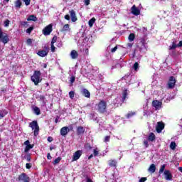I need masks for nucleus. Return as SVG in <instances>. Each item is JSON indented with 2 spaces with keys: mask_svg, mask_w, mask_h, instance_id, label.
Wrapping results in <instances>:
<instances>
[{
  "mask_svg": "<svg viewBox=\"0 0 182 182\" xmlns=\"http://www.w3.org/2000/svg\"><path fill=\"white\" fill-rule=\"evenodd\" d=\"M177 47H178V45L176 43V42L173 41L172 43V46H169V50H173L176 49V48H177Z\"/></svg>",
  "mask_w": 182,
  "mask_h": 182,
  "instance_id": "72a5a7b5",
  "label": "nucleus"
},
{
  "mask_svg": "<svg viewBox=\"0 0 182 182\" xmlns=\"http://www.w3.org/2000/svg\"><path fill=\"white\" fill-rule=\"evenodd\" d=\"M23 1L24 2L26 6H28V5H31V0H23Z\"/></svg>",
  "mask_w": 182,
  "mask_h": 182,
  "instance_id": "09e8293b",
  "label": "nucleus"
},
{
  "mask_svg": "<svg viewBox=\"0 0 182 182\" xmlns=\"http://www.w3.org/2000/svg\"><path fill=\"white\" fill-rule=\"evenodd\" d=\"M26 168H27L28 170H29L30 168H32V164L27 163L26 164Z\"/></svg>",
  "mask_w": 182,
  "mask_h": 182,
  "instance_id": "603ef678",
  "label": "nucleus"
},
{
  "mask_svg": "<svg viewBox=\"0 0 182 182\" xmlns=\"http://www.w3.org/2000/svg\"><path fill=\"white\" fill-rule=\"evenodd\" d=\"M133 116H136V112H129L127 115V119H131V117H133Z\"/></svg>",
  "mask_w": 182,
  "mask_h": 182,
  "instance_id": "bb28decb",
  "label": "nucleus"
},
{
  "mask_svg": "<svg viewBox=\"0 0 182 182\" xmlns=\"http://www.w3.org/2000/svg\"><path fill=\"white\" fill-rule=\"evenodd\" d=\"M16 181H22V182H29L31 181V178L26 173H22L18 176L16 179Z\"/></svg>",
  "mask_w": 182,
  "mask_h": 182,
  "instance_id": "39448f33",
  "label": "nucleus"
},
{
  "mask_svg": "<svg viewBox=\"0 0 182 182\" xmlns=\"http://www.w3.org/2000/svg\"><path fill=\"white\" fill-rule=\"evenodd\" d=\"M30 141H29V140H26L25 142H24V145L25 146H29L30 145Z\"/></svg>",
  "mask_w": 182,
  "mask_h": 182,
  "instance_id": "69168bd1",
  "label": "nucleus"
},
{
  "mask_svg": "<svg viewBox=\"0 0 182 182\" xmlns=\"http://www.w3.org/2000/svg\"><path fill=\"white\" fill-rule=\"evenodd\" d=\"M56 41H58V36H54L51 41V44L55 45V43H56Z\"/></svg>",
  "mask_w": 182,
  "mask_h": 182,
  "instance_id": "a19ab883",
  "label": "nucleus"
},
{
  "mask_svg": "<svg viewBox=\"0 0 182 182\" xmlns=\"http://www.w3.org/2000/svg\"><path fill=\"white\" fill-rule=\"evenodd\" d=\"M140 44L142 48H146V39L144 38L141 39Z\"/></svg>",
  "mask_w": 182,
  "mask_h": 182,
  "instance_id": "c9c22d12",
  "label": "nucleus"
},
{
  "mask_svg": "<svg viewBox=\"0 0 182 182\" xmlns=\"http://www.w3.org/2000/svg\"><path fill=\"white\" fill-rule=\"evenodd\" d=\"M97 110L101 114H105V113H107V104L106 103V101L101 100L97 105Z\"/></svg>",
  "mask_w": 182,
  "mask_h": 182,
  "instance_id": "7ed1b4c3",
  "label": "nucleus"
},
{
  "mask_svg": "<svg viewBox=\"0 0 182 182\" xmlns=\"http://www.w3.org/2000/svg\"><path fill=\"white\" fill-rule=\"evenodd\" d=\"M96 22V18H92L91 19H90V21H88V25L90 26V28H92V26H93V24Z\"/></svg>",
  "mask_w": 182,
  "mask_h": 182,
  "instance_id": "a878e982",
  "label": "nucleus"
},
{
  "mask_svg": "<svg viewBox=\"0 0 182 182\" xmlns=\"http://www.w3.org/2000/svg\"><path fill=\"white\" fill-rule=\"evenodd\" d=\"M47 159L48 160H52V156H50V153L47 154Z\"/></svg>",
  "mask_w": 182,
  "mask_h": 182,
  "instance_id": "0e129e2a",
  "label": "nucleus"
},
{
  "mask_svg": "<svg viewBox=\"0 0 182 182\" xmlns=\"http://www.w3.org/2000/svg\"><path fill=\"white\" fill-rule=\"evenodd\" d=\"M8 114V111L6 109H3L0 111V119H3V117H5Z\"/></svg>",
  "mask_w": 182,
  "mask_h": 182,
  "instance_id": "b1692460",
  "label": "nucleus"
},
{
  "mask_svg": "<svg viewBox=\"0 0 182 182\" xmlns=\"http://www.w3.org/2000/svg\"><path fill=\"white\" fill-rule=\"evenodd\" d=\"M60 133L61 136H67L68 133H69V127H63L60 129Z\"/></svg>",
  "mask_w": 182,
  "mask_h": 182,
  "instance_id": "ddd939ff",
  "label": "nucleus"
},
{
  "mask_svg": "<svg viewBox=\"0 0 182 182\" xmlns=\"http://www.w3.org/2000/svg\"><path fill=\"white\" fill-rule=\"evenodd\" d=\"M68 130L69 132H73V124L69 125Z\"/></svg>",
  "mask_w": 182,
  "mask_h": 182,
  "instance_id": "e2e57ef3",
  "label": "nucleus"
},
{
  "mask_svg": "<svg viewBox=\"0 0 182 182\" xmlns=\"http://www.w3.org/2000/svg\"><path fill=\"white\" fill-rule=\"evenodd\" d=\"M20 25L25 27L26 25H28V21H20Z\"/></svg>",
  "mask_w": 182,
  "mask_h": 182,
  "instance_id": "864d4df0",
  "label": "nucleus"
},
{
  "mask_svg": "<svg viewBox=\"0 0 182 182\" xmlns=\"http://www.w3.org/2000/svg\"><path fill=\"white\" fill-rule=\"evenodd\" d=\"M75 80H76V77L75 75H73L70 78V82L71 85H73L75 83Z\"/></svg>",
  "mask_w": 182,
  "mask_h": 182,
  "instance_id": "58836bf2",
  "label": "nucleus"
},
{
  "mask_svg": "<svg viewBox=\"0 0 182 182\" xmlns=\"http://www.w3.org/2000/svg\"><path fill=\"white\" fill-rule=\"evenodd\" d=\"M65 19H66V21H70V16H69V14H66L64 16Z\"/></svg>",
  "mask_w": 182,
  "mask_h": 182,
  "instance_id": "bf43d9fd",
  "label": "nucleus"
},
{
  "mask_svg": "<svg viewBox=\"0 0 182 182\" xmlns=\"http://www.w3.org/2000/svg\"><path fill=\"white\" fill-rule=\"evenodd\" d=\"M108 141H110V136H106L104 139L105 143H108Z\"/></svg>",
  "mask_w": 182,
  "mask_h": 182,
  "instance_id": "49530a36",
  "label": "nucleus"
},
{
  "mask_svg": "<svg viewBox=\"0 0 182 182\" xmlns=\"http://www.w3.org/2000/svg\"><path fill=\"white\" fill-rule=\"evenodd\" d=\"M134 70L137 71L139 70V63L136 62L134 64Z\"/></svg>",
  "mask_w": 182,
  "mask_h": 182,
  "instance_id": "c03bdc74",
  "label": "nucleus"
},
{
  "mask_svg": "<svg viewBox=\"0 0 182 182\" xmlns=\"http://www.w3.org/2000/svg\"><path fill=\"white\" fill-rule=\"evenodd\" d=\"M164 174L165 176L166 180H167L168 181H171V180H173V175L171 174V172H170V171L165 170Z\"/></svg>",
  "mask_w": 182,
  "mask_h": 182,
  "instance_id": "9d476101",
  "label": "nucleus"
},
{
  "mask_svg": "<svg viewBox=\"0 0 182 182\" xmlns=\"http://www.w3.org/2000/svg\"><path fill=\"white\" fill-rule=\"evenodd\" d=\"M47 140L49 143H52V141H53V138L52 136H48Z\"/></svg>",
  "mask_w": 182,
  "mask_h": 182,
  "instance_id": "680f3d73",
  "label": "nucleus"
},
{
  "mask_svg": "<svg viewBox=\"0 0 182 182\" xmlns=\"http://www.w3.org/2000/svg\"><path fill=\"white\" fill-rule=\"evenodd\" d=\"M70 16H71V21L72 22H76L77 21V17L76 16V12H75V10H71L69 11Z\"/></svg>",
  "mask_w": 182,
  "mask_h": 182,
  "instance_id": "2eb2a0df",
  "label": "nucleus"
},
{
  "mask_svg": "<svg viewBox=\"0 0 182 182\" xmlns=\"http://www.w3.org/2000/svg\"><path fill=\"white\" fill-rule=\"evenodd\" d=\"M82 150H78L73 154V161H76L80 159L82 154Z\"/></svg>",
  "mask_w": 182,
  "mask_h": 182,
  "instance_id": "6e6552de",
  "label": "nucleus"
},
{
  "mask_svg": "<svg viewBox=\"0 0 182 182\" xmlns=\"http://www.w3.org/2000/svg\"><path fill=\"white\" fill-rule=\"evenodd\" d=\"M33 147H35V144L27 145L24 149V153H28Z\"/></svg>",
  "mask_w": 182,
  "mask_h": 182,
  "instance_id": "393cba45",
  "label": "nucleus"
},
{
  "mask_svg": "<svg viewBox=\"0 0 182 182\" xmlns=\"http://www.w3.org/2000/svg\"><path fill=\"white\" fill-rule=\"evenodd\" d=\"M69 96H70V99H73V97H75V92L74 91H70L69 92Z\"/></svg>",
  "mask_w": 182,
  "mask_h": 182,
  "instance_id": "a18cd8bd",
  "label": "nucleus"
},
{
  "mask_svg": "<svg viewBox=\"0 0 182 182\" xmlns=\"http://www.w3.org/2000/svg\"><path fill=\"white\" fill-rule=\"evenodd\" d=\"M70 56L73 59H77L79 54L77 53V51L73 50L70 53Z\"/></svg>",
  "mask_w": 182,
  "mask_h": 182,
  "instance_id": "6ab92c4d",
  "label": "nucleus"
},
{
  "mask_svg": "<svg viewBox=\"0 0 182 182\" xmlns=\"http://www.w3.org/2000/svg\"><path fill=\"white\" fill-rule=\"evenodd\" d=\"M34 28L33 26H31L28 28L26 29V33L31 34L32 33V31H33Z\"/></svg>",
  "mask_w": 182,
  "mask_h": 182,
  "instance_id": "ea45409f",
  "label": "nucleus"
},
{
  "mask_svg": "<svg viewBox=\"0 0 182 182\" xmlns=\"http://www.w3.org/2000/svg\"><path fill=\"white\" fill-rule=\"evenodd\" d=\"M167 85L168 89H174V86H176V77L174 76L169 77Z\"/></svg>",
  "mask_w": 182,
  "mask_h": 182,
  "instance_id": "0eeeda50",
  "label": "nucleus"
},
{
  "mask_svg": "<svg viewBox=\"0 0 182 182\" xmlns=\"http://www.w3.org/2000/svg\"><path fill=\"white\" fill-rule=\"evenodd\" d=\"M93 154H94L95 157H96V156H99V151H97V149H94Z\"/></svg>",
  "mask_w": 182,
  "mask_h": 182,
  "instance_id": "8fccbe9b",
  "label": "nucleus"
},
{
  "mask_svg": "<svg viewBox=\"0 0 182 182\" xmlns=\"http://www.w3.org/2000/svg\"><path fill=\"white\" fill-rule=\"evenodd\" d=\"M60 160H62V157H58L53 161V164H54V166H56V164H59V163H60Z\"/></svg>",
  "mask_w": 182,
  "mask_h": 182,
  "instance_id": "2f4dec72",
  "label": "nucleus"
},
{
  "mask_svg": "<svg viewBox=\"0 0 182 182\" xmlns=\"http://www.w3.org/2000/svg\"><path fill=\"white\" fill-rule=\"evenodd\" d=\"M148 170L149 173H156V165L154 164H151Z\"/></svg>",
  "mask_w": 182,
  "mask_h": 182,
  "instance_id": "412c9836",
  "label": "nucleus"
},
{
  "mask_svg": "<svg viewBox=\"0 0 182 182\" xmlns=\"http://www.w3.org/2000/svg\"><path fill=\"white\" fill-rule=\"evenodd\" d=\"M176 142L174 141H171V144H170V149L171 150H176Z\"/></svg>",
  "mask_w": 182,
  "mask_h": 182,
  "instance_id": "f704fd0d",
  "label": "nucleus"
},
{
  "mask_svg": "<svg viewBox=\"0 0 182 182\" xmlns=\"http://www.w3.org/2000/svg\"><path fill=\"white\" fill-rule=\"evenodd\" d=\"M85 133V127L80 126L77 127V136H80V134H83Z\"/></svg>",
  "mask_w": 182,
  "mask_h": 182,
  "instance_id": "dca6fc26",
  "label": "nucleus"
},
{
  "mask_svg": "<svg viewBox=\"0 0 182 182\" xmlns=\"http://www.w3.org/2000/svg\"><path fill=\"white\" fill-rule=\"evenodd\" d=\"M37 99H39L41 102H45V99H46V97L43 95H40L38 96Z\"/></svg>",
  "mask_w": 182,
  "mask_h": 182,
  "instance_id": "e433bc0d",
  "label": "nucleus"
},
{
  "mask_svg": "<svg viewBox=\"0 0 182 182\" xmlns=\"http://www.w3.org/2000/svg\"><path fill=\"white\" fill-rule=\"evenodd\" d=\"M26 43L28 46H32V39L31 38L27 39Z\"/></svg>",
  "mask_w": 182,
  "mask_h": 182,
  "instance_id": "de8ad7c7",
  "label": "nucleus"
},
{
  "mask_svg": "<svg viewBox=\"0 0 182 182\" xmlns=\"http://www.w3.org/2000/svg\"><path fill=\"white\" fill-rule=\"evenodd\" d=\"M69 31V24H65L61 28L60 32H68Z\"/></svg>",
  "mask_w": 182,
  "mask_h": 182,
  "instance_id": "cd10ccee",
  "label": "nucleus"
},
{
  "mask_svg": "<svg viewBox=\"0 0 182 182\" xmlns=\"http://www.w3.org/2000/svg\"><path fill=\"white\" fill-rule=\"evenodd\" d=\"M56 50V47H55V44H51V52L54 53Z\"/></svg>",
  "mask_w": 182,
  "mask_h": 182,
  "instance_id": "5fc2aeb1",
  "label": "nucleus"
},
{
  "mask_svg": "<svg viewBox=\"0 0 182 182\" xmlns=\"http://www.w3.org/2000/svg\"><path fill=\"white\" fill-rule=\"evenodd\" d=\"M127 99V90H124L122 93V102Z\"/></svg>",
  "mask_w": 182,
  "mask_h": 182,
  "instance_id": "c756f323",
  "label": "nucleus"
},
{
  "mask_svg": "<svg viewBox=\"0 0 182 182\" xmlns=\"http://www.w3.org/2000/svg\"><path fill=\"white\" fill-rule=\"evenodd\" d=\"M28 127H31V130L33 131V136L37 137L39 135V124H38L37 120H33L28 124Z\"/></svg>",
  "mask_w": 182,
  "mask_h": 182,
  "instance_id": "f257e3e1",
  "label": "nucleus"
},
{
  "mask_svg": "<svg viewBox=\"0 0 182 182\" xmlns=\"http://www.w3.org/2000/svg\"><path fill=\"white\" fill-rule=\"evenodd\" d=\"M9 19H6L5 21H4V26L6 28H8V26H9Z\"/></svg>",
  "mask_w": 182,
  "mask_h": 182,
  "instance_id": "3c124183",
  "label": "nucleus"
},
{
  "mask_svg": "<svg viewBox=\"0 0 182 182\" xmlns=\"http://www.w3.org/2000/svg\"><path fill=\"white\" fill-rule=\"evenodd\" d=\"M144 146H145V147H149V141L147 140H144Z\"/></svg>",
  "mask_w": 182,
  "mask_h": 182,
  "instance_id": "4d7b16f0",
  "label": "nucleus"
},
{
  "mask_svg": "<svg viewBox=\"0 0 182 182\" xmlns=\"http://www.w3.org/2000/svg\"><path fill=\"white\" fill-rule=\"evenodd\" d=\"M27 21H31L32 22H36V21H38V18L35 15H30L27 18Z\"/></svg>",
  "mask_w": 182,
  "mask_h": 182,
  "instance_id": "4be33fe9",
  "label": "nucleus"
},
{
  "mask_svg": "<svg viewBox=\"0 0 182 182\" xmlns=\"http://www.w3.org/2000/svg\"><path fill=\"white\" fill-rule=\"evenodd\" d=\"M43 50H44L45 52H46L47 53H49V46H48L47 45H45L43 47Z\"/></svg>",
  "mask_w": 182,
  "mask_h": 182,
  "instance_id": "79ce46f5",
  "label": "nucleus"
},
{
  "mask_svg": "<svg viewBox=\"0 0 182 182\" xmlns=\"http://www.w3.org/2000/svg\"><path fill=\"white\" fill-rule=\"evenodd\" d=\"M24 159H26V160L27 161H31V154H28L24 156Z\"/></svg>",
  "mask_w": 182,
  "mask_h": 182,
  "instance_id": "37998d69",
  "label": "nucleus"
},
{
  "mask_svg": "<svg viewBox=\"0 0 182 182\" xmlns=\"http://www.w3.org/2000/svg\"><path fill=\"white\" fill-rule=\"evenodd\" d=\"M132 14H133V15H135V16H137L140 14V10L139 9H137V7H136V5H134L132 9Z\"/></svg>",
  "mask_w": 182,
  "mask_h": 182,
  "instance_id": "4468645a",
  "label": "nucleus"
},
{
  "mask_svg": "<svg viewBox=\"0 0 182 182\" xmlns=\"http://www.w3.org/2000/svg\"><path fill=\"white\" fill-rule=\"evenodd\" d=\"M135 38H136V36L134 35V33H130L128 37V39L130 42H133V41H134Z\"/></svg>",
  "mask_w": 182,
  "mask_h": 182,
  "instance_id": "473e14b6",
  "label": "nucleus"
},
{
  "mask_svg": "<svg viewBox=\"0 0 182 182\" xmlns=\"http://www.w3.org/2000/svg\"><path fill=\"white\" fill-rule=\"evenodd\" d=\"M48 53L46 51L41 50L38 51L37 55L41 58H45V56H48Z\"/></svg>",
  "mask_w": 182,
  "mask_h": 182,
  "instance_id": "a211bd4d",
  "label": "nucleus"
},
{
  "mask_svg": "<svg viewBox=\"0 0 182 182\" xmlns=\"http://www.w3.org/2000/svg\"><path fill=\"white\" fill-rule=\"evenodd\" d=\"M33 112L36 114V116H39L41 114V109H39L37 106L33 107Z\"/></svg>",
  "mask_w": 182,
  "mask_h": 182,
  "instance_id": "5701e85b",
  "label": "nucleus"
},
{
  "mask_svg": "<svg viewBox=\"0 0 182 182\" xmlns=\"http://www.w3.org/2000/svg\"><path fill=\"white\" fill-rule=\"evenodd\" d=\"M0 42H2L4 45H6L9 42V36L8 33H4L2 28L0 27Z\"/></svg>",
  "mask_w": 182,
  "mask_h": 182,
  "instance_id": "20e7f679",
  "label": "nucleus"
},
{
  "mask_svg": "<svg viewBox=\"0 0 182 182\" xmlns=\"http://www.w3.org/2000/svg\"><path fill=\"white\" fill-rule=\"evenodd\" d=\"M82 95L83 96H85V97H90V92H89V90H87V89L86 88H84L82 90Z\"/></svg>",
  "mask_w": 182,
  "mask_h": 182,
  "instance_id": "f3484780",
  "label": "nucleus"
},
{
  "mask_svg": "<svg viewBox=\"0 0 182 182\" xmlns=\"http://www.w3.org/2000/svg\"><path fill=\"white\" fill-rule=\"evenodd\" d=\"M42 73L39 70H35L33 75L31 76V81L33 82L35 86H38L42 82Z\"/></svg>",
  "mask_w": 182,
  "mask_h": 182,
  "instance_id": "f03ea898",
  "label": "nucleus"
},
{
  "mask_svg": "<svg viewBox=\"0 0 182 182\" xmlns=\"http://www.w3.org/2000/svg\"><path fill=\"white\" fill-rule=\"evenodd\" d=\"M177 45L178 48H182V41H179V43Z\"/></svg>",
  "mask_w": 182,
  "mask_h": 182,
  "instance_id": "774afa93",
  "label": "nucleus"
},
{
  "mask_svg": "<svg viewBox=\"0 0 182 182\" xmlns=\"http://www.w3.org/2000/svg\"><path fill=\"white\" fill-rule=\"evenodd\" d=\"M84 147L85 150H88V151H90L92 150V149H93V147L92 146V145H90V143L85 144Z\"/></svg>",
  "mask_w": 182,
  "mask_h": 182,
  "instance_id": "7c9ffc66",
  "label": "nucleus"
},
{
  "mask_svg": "<svg viewBox=\"0 0 182 182\" xmlns=\"http://www.w3.org/2000/svg\"><path fill=\"white\" fill-rule=\"evenodd\" d=\"M165 169H166V164H164L161 166V168L159 169V174L164 173Z\"/></svg>",
  "mask_w": 182,
  "mask_h": 182,
  "instance_id": "4c0bfd02",
  "label": "nucleus"
},
{
  "mask_svg": "<svg viewBox=\"0 0 182 182\" xmlns=\"http://www.w3.org/2000/svg\"><path fill=\"white\" fill-rule=\"evenodd\" d=\"M161 105H163V102L159 101V100H154L152 102V106L153 107H155L156 110H159L160 107H161Z\"/></svg>",
  "mask_w": 182,
  "mask_h": 182,
  "instance_id": "9b49d317",
  "label": "nucleus"
},
{
  "mask_svg": "<svg viewBox=\"0 0 182 182\" xmlns=\"http://www.w3.org/2000/svg\"><path fill=\"white\" fill-rule=\"evenodd\" d=\"M164 123L162 122H157L156 127V130L157 133H161L163 130H164Z\"/></svg>",
  "mask_w": 182,
  "mask_h": 182,
  "instance_id": "1a4fd4ad",
  "label": "nucleus"
},
{
  "mask_svg": "<svg viewBox=\"0 0 182 182\" xmlns=\"http://www.w3.org/2000/svg\"><path fill=\"white\" fill-rule=\"evenodd\" d=\"M59 119H60V117L59 116H56V117L55 119V123H58V122H59Z\"/></svg>",
  "mask_w": 182,
  "mask_h": 182,
  "instance_id": "338daca9",
  "label": "nucleus"
},
{
  "mask_svg": "<svg viewBox=\"0 0 182 182\" xmlns=\"http://www.w3.org/2000/svg\"><path fill=\"white\" fill-rule=\"evenodd\" d=\"M22 6V1L21 0H16L15 2V8H21Z\"/></svg>",
  "mask_w": 182,
  "mask_h": 182,
  "instance_id": "c85d7f7f",
  "label": "nucleus"
},
{
  "mask_svg": "<svg viewBox=\"0 0 182 182\" xmlns=\"http://www.w3.org/2000/svg\"><path fill=\"white\" fill-rule=\"evenodd\" d=\"M86 6L90 5V0H84Z\"/></svg>",
  "mask_w": 182,
  "mask_h": 182,
  "instance_id": "052dcab7",
  "label": "nucleus"
},
{
  "mask_svg": "<svg viewBox=\"0 0 182 182\" xmlns=\"http://www.w3.org/2000/svg\"><path fill=\"white\" fill-rule=\"evenodd\" d=\"M154 140H156V134H154L153 132H151L148 136V141H154Z\"/></svg>",
  "mask_w": 182,
  "mask_h": 182,
  "instance_id": "aec40b11",
  "label": "nucleus"
},
{
  "mask_svg": "<svg viewBox=\"0 0 182 182\" xmlns=\"http://www.w3.org/2000/svg\"><path fill=\"white\" fill-rule=\"evenodd\" d=\"M53 25L52 23L48 25L43 29V33L45 35V36H48V35H50L52 33V31H53Z\"/></svg>",
  "mask_w": 182,
  "mask_h": 182,
  "instance_id": "423d86ee",
  "label": "nucleus"
},
{
  "mask_svg": "<svg viewBox=\"0 0 182 182\" xmlns=\"http://www.w3.org/2000/svg\"><path fill=\"white\" fill-rule=\"evenodd\" d=\"M145 181H147L146 177H142L139 179V182H145Z\"/></svg>",
  "mask_w": 182,
  "mask_h": 182,
  "instance_id": "6e6d98bb",
  "label": "nucleus"
},
{
  "mask_svg": "<svg viewBox=\"0 0 182 182\" xmlns=\"http://www.w3.org/2000/svg\"><path fill=\"white\" fill-rule=\"evenodd\" d=\"M116 50H117V46H116L112 49H111L112 53H114V52H116Z\"/></svg>",
  "mask_w": 182,
  "mask_h": 182,
  "instance_id": "13d9d810",
  "label": "nucleus"
},
{
  "mask_svg": "<svg viewBox=\"0 0 182 182\" xmlns=\"http://www.w3.org/2000/svg\"><path fill=\"white\" fill-rule=\"evenodd\" d=\"M108 166L109 167H113L114 168H117V161L116 159H110L108 161Z\"/></svg>",
  "mask_w": 182,
  "mask_h": 182,
  "instance_id": "f8f14e48",
  "label": "nucleus"
}]
</instances>
